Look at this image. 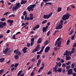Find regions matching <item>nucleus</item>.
<instances>
[{"label": "nucleus", "instance_id": "f257e3e1", "mask_svg": "<svg viewBox=\"0 0 76 76\" xmlns=\"http://www.w3.org/2000/svg\"><path fill=\"white\" fill-rule=\"evenodd\" d=\"M36 6V4H32L29 6L27 8V10L29 12H30L31 11H33L34 10V9L33 8H34Z\"/></svg>", "mask_w": 76, "mask_h": 76}, {"label": "nucleus", "instance_id": "f03ea898", "mask_svg": "<svg viewBox=\"0 0 76 76\" xmlns=\"http://www.w3.org/2000/svg\"><path fill=\"white\" fill-rule=\"evenodd\" d=\"M71 16V15L69 14L68 13H67L66 14H65L63 16L62 19L63 20L65 21L66 20H68Z\"/></svg>", "mask_w": 76, "mask_h": 76}, {"label": "nucleus", "instance_id": "7ed1b4c3", "mask_svg": "<svg viewBox=\"0 0 76 76\" xmlns=\"http://www.w3.org/2000/svg\"><path fill=\"white\" fill-rule=\"evenodd\" d=\"M21 7V4L20 5V3H16V5H15V6H13L12 8V11H15V10H17Z\"/></svg>", "mask_w": 76, "mask_h": 76}, {"label": "nucleus", "instance_id": "20e7f679", "mask_svg": "<svg viewBox=\"0 0 76 76\" xmlns=\"http://www.w3.org/2000/svg\"><path fill=\"white\" fill-rule=\"evenodd\" d=\"M40 44H38L37 45L36 48H35V49L34 50H33L32 53H34L35 52H36L37 51H39V50L40 48Z\"/></svg>", "mask_w": 76, "mask_h": 76}, {"label": "nucleus", "instance_id": "39448f33", "mask_svg": "<svg viewBox=\"0 0 76 76\" xmlns=\"http://www.w3.org/2000/svg\"><path fill=\"white\" fill-rule=\"evenodd\" d=\"M73 69H67L66 72H68L67 74L68 75H72L73 73Z\"/></svg>", "mask_w": 76, "mask_h": 76}, {"label": "nucleus", "instance_id": "423d86ee", "mask_svg": "<svg viewBox=\"0 0 76 76\" xmlns=\"http://www.w3.org/2000/svg\"><path fill=\"white\" fill-rule=\"evenodd\" d=\"M62 27V25L61 24H59L57 25L55 28V29H61Z\"/></svg>", "mask_w": 76, "mask_h": 76}, {"label": "nucleus", "instance_id": "0eeeda50", "mask_svg": "<svg viewBox=\"0 0 76 76\" xmlns=\"http://www.w3.org/2000/svg\"><path fill=\"white\" fill-rule=\"evenodd\" d=\"M48 26H46L45 27H43L42 28V31L43 33H44L45 32H46L47 31V30H48Z\"/></svg>", "mask_w": 76, "mask_h": 76}, {"label": "nucleus", "instance_id": "6e6552de", "mask_svg": "<svg viewBox=\"0 0 76 76\" xmlns=\"http://www.w3.org/2000/svg\"><path fill=\"white\" fill-rule=\"evenodd\" d=\"M8 23H10V26H11L13 25V23L14 22L13 20H7Z\"/></svg>", "mask_w": 76, "mask_h": 76}, {"label": "nucleus", "instance_id": "1a4fd4ad", "mask_svg": "<svg viewBox=\"0 0 76 76\" xmlns=\"http://www.w3.org/2000/svg\"><path fill=\"white\" fill-rule=\"evenodd\" d=\"M50 50V46H47L46 48L45 49V53H48Z\"/></svg>", "mask_w": 76, "mask_h": 76}, {"label": "nucleus", "instance_id": "9d476101", "mask_svg": "<svg viewBox=\"0 0 76 76\" xmlns=\"http://www.w3.org/2000/svg\"><path fill=\"white\" fill-rule=\"evenodd\" d=\"M27 48L26 47H24L23 49H22V51L24 52V53L25 54L27 52Z\"/></svg>", "mask_w": 76, "mask_h": 76}, {"label": "nucleus", "instance_id": "9b49d317", "mask_svg": "<svg viewBox=\"0 0 76 76\" xmlns=\"http://www.w3.org/2000/svg\"><path fill=\"white\" fill-rule=\"evenodd\" d=\"M23 15L25 16V19L26 18V17L27 16V12L26 11H24L23 12Z\"/></svg>", "mask_w": 76, "mask_h": 76}, {"label": "nucleus", "instance_id": "f8f14e48", "mask_svg": "<svg viewBox=\"0 0 76 76\" xmlns=\"http://www.w3.org/2000/svg\"><path fill=\"white\" fill-rule=\"evenodd\" d=\"M30 15V20H33L34 19L33 18V13H31L29 14Z\"/></svg>", "mask_w": 76, "mask_h": 76}, {"label": "nucleus", "instance_id": "ddd939ff", "mask_svg": "<svg viewBox=\"0 0 76 76\" xmlns=\"http://www.w3.org/2000/svg\"><path fill=\"white\" fill-rule=\"evenodd\" d=\"M16 54L18 56H20L21 55V53L20 52V51H18V49H17V52H16Z\"/></svg>", "mask_w": 76, "mask_h": 76}, {"label": "nucleus", "instance_id": "4468645a", "mask_svg": "<svg viewBox=\"0 0 76 76\" xmlns=\"http://www.w3.org/2000/svg\"><path fill=\"white\" fill-rule=\"evenodd\" d=\"M50 18L49 17V16L48 15H44L43 18L44 19H48L49 18Z\"/></svg>", "mask_w": 76, "mask_h": 76}, {"label": "nucleus", "instance_id": "2eb2a0df", "mask_svg": "<svg viewBox=\"0 0 76 76\" xmlns=\"http://www.w3.org/2000/svg\"><path fill=\"white\" fill-rule=\"evenodd\" d=\"M42 41V39L41 38H39L37 41V43L39 44Z\"/></svg>", "mask_w": 76, "mask_h": 76}, {"label": "nucleus", "instance_id": "dca6fc26", "mask_svg": "<svg viewBox=\"0 0 76 76\" xmlns=\"http://www.w3.org/2000/svg\"><path fill=\"white\" fill-rule=\"evenodd\" d=\"M14 58H15V59L16 60H18L19 58V55L16 54L14 56Z\"/></svg>", "mask_w": 76, "mask_h": 76}, {"label": "nucleus", "instance_id": "f3484780", "mask_svg": "<svg viewBox=\"0 0 76 76\" xmlns=\"http://www.w3.org/2000/svg\"><path fill=\"white\" fill-rule=\"evenodd\" d=\"M9 48H7L3 52L4 53L6 54L7 53V51L9 50Z\"/></svg>", "mask_w": 76, "mask_h": 76}, {"label": "nucleus", "instance_id": "a211bd4d", "mask_svg": "<svg viewBox=\"0 0 76 76\" xmlns=\"http://www.w3.org/2000/svg\"><path fill=\"white\" fill-rule=\"evenodd\" d=\"M61 39V38L59 37L58 39H57V41H56L55 43V46H56L57 45V42L59 41Z\"/></svg>", "mask_w": 76, "mask_h": 76}, {"label": "nucleus", "instance_id": "6ab92c4d", "mask_svg": "<svg viewBox=\"0 0 76 76\" xmlns=\"http://www.w3.org/2000/svg\"><path fill=\"white\" fill-rule=\"evenodd\" d=\"M75 63H73L71 65V68L72 69H73L75 67Z\"/></svg>", "mask_w": 76, "mask_h": 76}, {"label": "nucleus", "instance_id": "aec40b11", "mask_svg": "<svg viewBox=\"0 0 76 76\" xmlns=\"http://www.w3.org/2000/svg\"><path fill=\"white\" fill-rule=\"evenodd\" d=\"M2 23H3V22H0V28H3L4 27Z\"/></svg>", "mask_w": 76, "mask_h": 76}, {"label": "nucleus", "instance_id": "412c9836", "mask_svg": "<svg viewBox=\"0 0 76 76\" xmlns=\"http://www.w3.org/2000/svg\"><path fill=\"white\" fill-rule=\"evenodd\" d=\"M26 3V1L22 0V1L21 2V4H25Z\"/></svg>", "mask_w": 76, "mask_h": 76}, {"label": "nucleus", "instance_id": "4be33fe9", "mask_svg": "<svg viewBox=\"0 0 76 76\" xmlns=\"http://www.w3.org/2000/svg\"><path fill=\"white\" fill-rule=\"evenodd\" d=\"M57 68H58L56 67H53V71H55L56 72H58V71L57 70Z\"/></svg>", "mask_w": 76, "mask_h": 76}, {"label": "nucleus", "instance_id": "5701e85b", "mask_svg": "<svg viewBox=\"0 0 76 76\" xmlns=\"http://www.w3.org/2000/svg\"><path fill=\"white\" fill-rule=\"evenodd\" d=\"M30 20V18H29L28 17H26V18L25 19V17L24 18V20L25 21L26 20Z\"/></svg>", "mask_w": 76, "mask_h": 76}, {"label": "nucleus", "instance_id": "b1692460", "mask_svg": "<svg viewBox=\"0 0 76 76\" xmlns=\"http://www.w3.org/2000/svg\"><path fill=\"white\" fill-rule=\"evenodd\" d=\"M4 61V58H1L0 59V62L2 63Z\"/></svg>", "mask_w": 76, "mask_h": 76}, {"label": "nucleus", "instance_id": "393cba45", "mask_svg": "<svg viewBox=\"0 0 76 76\" xmlns=\"http://www.w3.org/2000/svg\"><path fill=\"white\" fill-rule=\"evenodd\" d=\"M62 8L61 7H59L57 10V12H59L61 11Z\"/></svg>", "mask_w": 76, "mask_h": 76}, {"label": "nucleus", "instance_id": "a878e982", "mask_svg": "<svg viewBox=\"0 0 76 76\" xmlns=\"http://www.w3.org/2000/svg\"><path fill=\"white\" fill-rule=\"evenodd\" d=\"M71 57H70V56H67V57H66V60H69L71 59Z\"/></svg>", "mask_w": 76, "mask_h": 76}, {"label": "nucleus", "instance_id": "bb28decb", "mask_svg": "<svg viewBox=\"0 0 76 76\" xmlns=\"http://www.w3.org/2000/svg\"><path fill=\"white\" fill-rule=\"evenodd\" d=\"M48 44V41L46 40L44 43V45H47Z\"/></svg>", "mask_w": 76, "mask_h": 76}, {"label": "nucleus", "instance_id": "cd10ccee", "mask_svg": "<svg viewBox=\"0 0 76 76\" xmlns=\"http://www.w3.org/2000/svg\"><path fill=\"white\" fill-rule=\"evenodd\" d=\"M22 72V71L21 70L20 71V72H18V74H17V76H19V75L21 74Z\"/></svg>", "mask_w": 76, "mask_h": 76}, {"label": "nucleus", "instance_id": "c85d7f7f", "mask_svg": "<svg viewBox=\"0 0 76 76\" xmlns=\"http://www.w3.org/2000/svg\"><path fill=\"white\" fill-rule=\"evenodd\" d=\"M68 50H66L65 52L64 53V55L65 56L67 54H68Z\"/></svg>", "mask_w": 76, "mask_h": 76}, {"label": "nucleus", "instance_id": "c756f323", "mask_svg": "<svg viewBox=\"0 0 76 76\" xmlns=\"http://www.w3.org/2000/svg\"><path fill=\"white\" fill-rule=\"evenodd\" d=\"M15 17V15L14 14H12L10 15L8 17L9 18H11V17Z\"/></svg>", "mask_w": 76, "mask_h": 76}, {"label": "nucleus", "instance_id": "7c9ffc66", "mask_svg": "<svg viewBox=\"0 0 76 76\" xmlns=\"http://www.w3.org/2000/svg\"><path fill=\"white\" fill-rule=\"evenodd\" d=\"M52 4V3L51 2H47L45 4V6H46L48 4H49L50 5Z\"/></svg>", "mask_w": 76, "mask_h": 76}, {"label": "nucleus", "instance_id": "2f4dec72", "mask_svg": "<svg viewBox=\"0 0 76 76\" xmlns=\"http://www.w3.org/2000/svg\"><path fill=\"white\" fill-rule=\"evenodd\" d=\"M47 22V20H45L44 21H42V24H43L46 23Z\"/></svg>", "mask_w": 76, "mask_h": 76}, {"label": "nucleus", "instance_id": "473e14b6", "mask_svg": "<svg viewBox=\"0 0 76 76\" xmlns=\"http://www.w3.org/2000/svg\"><path fill=\"white\" fill-rule=\"evenodd\" d=\"M61 42H58V44H57V46L58 47H60L61 46Z\"/></svg>", "mask_w": 76, "mask_h": 76}, {"label": "nucleus", "instance_id": "72a5a7b5", "mask_svg": "<svg viewBox=\"0 0 76 76\" xmlns=\"http://www.w3.org/2000/svg\"><path fill=\"white\" fill-rule=\"evenodd\" d=\"M4 70L3 69H1L0 70V75H2L4 72Z\"/></svg>", "mask_w": 76, "mask_h": 76}, {"label": "nucleus", "instance_id": "f704fd0d", "mask_svg": "<svg viewBox=\"0 0 76 76\" xmlns=\"http://www.w3.org/2000/svg\"><path fill=\"white\" fill-rule=\"evenodd\" d=\"M15 35H16V34L13 35V36H12V39H17V38L15 37Z\"/></svg>", "mask_w": 76, "mask_h": 76}, {"label": "nucleus", "instance_id": "c9c22d12", "mask_svg": "<svg viewBox=\"0 0 76 76\" xmlns=\"http://www.w3.org/2000/svg\"><path fill=\"white\" fill-rule=\"evenodd\" d=\"M2 25H3V26L4 27V26H6V22H2Z\"/></svg>", "mask_w": 76, "mask_h": 76}, {"label": "nucleus", "instance_id": "e433bc0d", "mask_svg": "<svg viewBox=\"0 0 76 76\" xmlns=\"http://www.w3.org/2000/svg\"><path fill=\"white\" fill-rule=\"evenodd\" d=\"M58 72H62V69L61 68H59L58 70Z\"/></svg>", "mask_w": 76, "mask_h": 76}, {"label": "nucleus", "instance_id": "4c0bfd02", "mask_svg": "<svg viewBox=\"0 0 76 76\" xmlns=\"http://www.w3.org/2000/svg\"><path fill=\"white\" fill-rule=\"evenodd\" d=\"M44 5V2L43 1H42L41 3L40 7H42Z\"/></svg>", "mask_w": 76, "mask_h": 76}, {"label": "nucleus", "instance_id": "58836bf2", "mask_svg": "<svg viewBox=\"0 0 76 76\" xmlns=\"http://www.w3.org/2000/svg\"><path fill=\"white\" fill-rule=\"evenodd\" d=\"M6 20L5 18H2L1 19V20L2 21H4Z\"/></svg>", "mask_w": 76, "mask_h": 76}, {"label": "nucleus", "instance_id": "ea45409f", "mask_svg": "<svg viewBox=\"0 0 76 76\" xmlns=\"http://www.w3.org/2000/svg\"><path fill=\"white\" fill-rule=\"evenodd\" d=\"M42 51L41 50H40L39 52H37V54H41L42 52Z\"/></svg>", "mask_w": 76, "mask_h": 76}, {"label": "nucleus", "instance_id": "a19ab883", "mask_svg": "<svg viewBox=\"0 0 76 76\" xmlns=\"http://www.w3.org/2000/svg\"><path fill=\"white\" fill-rule=\"evenodd\" d=\"M66 64L65 63L62 64V66L64 68H65L66 67Z\"/></svg>", "mask_w": 76, "mask_h": 76}, {"label": "nucleus", "instance_id": "79ce46f5", "mask_svg": "<svg viewBox=\"0 0 76 76\" xmlns=\"http://www.w3.org/2000/svg\"><path fill=\"white\" fill-rule=\"evenodd\" d=\"M40 56L39 55H37V59L38 60V59H39Z\"/></svg>", "mask_w": 76, "mask_h": 76}, {"label": "nucleus", "instance_id": "37998d69", "mask_svg": "<svg viewBox=\"0 0 76 76\" xmlns=\"http://www.w3.org/2000/svg\"><path fill=\"white\" fill-rule=\"evenodd\" d=\"M75 34H74L72 37L71 39L72 40H73L74 38H75Z\"/></svg>", "mask_w": 76, "mask_h": 76}, {"label": "nucleus", "instance_id": "c03bdc74", "mask_svg": "<svg viewBox=\"0 0 76 76\" xmlns=\"http://www.w3.org/2000/svg\"><path fill=\"white\" fill-rule=\"evenodd\" d=\"M45 48V46H42V49H41V50H40L41 51H43V50H44V49Z\"/></svg>", "mask_w": 76, "mask_h": 76}, {"label": "nucleus", "instance_id": "a18cd8bd", "mask_svg": "<svg viewBox=\"0 0 76 76\" xmlns=\"http://www.w3.org/2000/svg\"><path fill=\"white\" fill-rule=\"evenodd\" d=\"M70 42V40L69 39H68L67 41V42H66V45H69V42Z\"/></svg>", "mask_w": 76, "mask_h": 76}, {"label": "nucleus", "instance_id": "49530a36", "mask_svg": "<svg viewBox=\"0 0 76 76\" xmlns=\"http://www.w3.org/2000/svg\"><path fill=\"white\" fill-rule=\"evenodd\" d=\"M52 1V0H43V2H48L49 1Z\"/></svg>", "mask_w": 76, "mask_h": 76}, {"label": "nucleus", "instance_id": "de8ad7c7", "mask_svg": "<svg viewBox=\"0 0 76 76\" xmlns=\"http://www.w3.org/2000/svg\"><path fill=\"white\" fill-rule=\"evenodd\" d=\"M53 14V12H51L50 14H49V15H48V17H49V18H50L51 15H52Z\"/></svg>", "mask_w": 76, "mask_h": 76}, {"label": "nucleus", "instance_id": "09e8293b", "mask_svg": "<svg viewBox=\"0 0 76 76\" xmlns=\"http://www.w3.org/2000/svg\"><path fill=\"white\" fill-rule=\"evenodd\" d=\"M66 69H68L70 68V66H66Z\"/></svg>", "mask_w": 76, "mask_h": 76}, {"label": "nucleus", "instance_id": "8fccbe9b", "mask_svg": "<svg viewBox=\"0 0 76 76\" xmlns=\"http://www.w3.org/2000/svg\"><path fill=\"white\" fill-rule=\"evenodd\" d=\"M31 42H34V38H31Z\"/></svg>", "mask_w": 76, "mask_h": 76}, {"label": "nucleus", "instance_id": "3c124183", "mask_svg": "<svg viewBox=\"0 0 76 76\" xmlns=\"http://www.w3.org/2000/svg\"><path fill=\"white\" fill-rule=\"evenodd\" d=\"M71 62L69 61V62H68L67 63H66V64L67 65H69L71 64Z\"/></svg>", "mask_w": 76, "mask_h": 76}, {"label": "nucleus", "instance_id": "603ef678", "mask_svg": "<svg viewBox=\"0 0 76 76\" xmlns=\"http://www.w3.org/2000/svg\"><path fill=\"white\" fill-rule=\"evenodd\" d=\"M52 73V72L50 71L48 72L47 73V75H50Z\"/></svg>", "mask_w": 76, "mask_h": 76}, {"label": "nucleus", "instance_id": "864d4df0", "mask_svg": "<svg viewBox=\"0 0 76 76\" xmlns=\"http://www.w3.org/2000/svg\"><path fill=\"white\" fill-rule=\"evenodd\" d=\"M33 67V66L32 65H31V66H29L28 69V70H30V69H31Z\"/></svg>", "mask_w": 76, "mask_h": 76}, {"label": "nucleus", "instance_id": "5fc2aeb1", "mask_svg": "<svg viewBox=\"0 0 76 76\" xmlns=\"http://www.w3.org/2000/svg\"><path fill=\"white\" fill-rule=\"evenodd\" d=\"M56 65L55 66V67H56V68H58V65L59 63H57V62H56Z\"/></svg>", "mask_w": 76, "mask_h": 76}, {"label": "nucleus", "instance_id": "6e6d98bb", "mask_svg": "<svg viewBox=\"0 0 76 76\" xmlns=\"http://www.w3.org/2000/svg\"><path fill=\"white\" fill-rule=\"evenodd\" d=\"M35 27L36 28V29L39 28V25H37Z\"/></svg>", "mask_w": 76, "mask_h": 76}, {"label": "nucleus", "instance_id": "4d7b16f0", "mask_svg": "<svg viewBox=\"0 0 76 76\" xmlns=\"http://www.w3.org/2000/svg\"><path fill=\"white\" fill-rule=\"evenodd\" d=\"M50 31H49L47 33V36H49L50 34Z\"/></svg>", "mask_w": 76, "mask_h": 76}, {"label": "nucleus", "instance_id": "13d9d810", "mask_svg": "<svg viewBox=\"0 0 76 76\" xmlns=\"http://www.w3.org/2000/svg\"><path fill=\"white\" fill-rule=\"evenodd\" d=\"M34 74V72L33 71H32L31 73V75L33 76Z\"/></svg>", "mask_w": 76, "mask_h": 76}, {"label": "nucleus", "instance_id": "bf43d9fd", "mask_svg": "<svg viewBox=\"0 0 76 76\" xmlns=\"http://www.w3.org/2000/svg\"><path fill=\"white\" fill-rule=\"evenodd\" d=\"M58 66L59 67H61V64L60 62H59Z\"/></svg>", "mask_w": 76, "mask_h": 76}, {"label": "nucleus", "instance_id": "052dcab7", "mask_svg": "<svg viewBox=\"0 0 76 76\" xmlns=\"http://www.w3.org/2000/svg\"><path fill=\"white\" fill-rule=\"evenodd\" d=\"M18 65H19V64H15V65H14V66L16 67H17Z\"/></svg>", "mask_w": 76, "mask_h": 76}, {"label": "nucleus", "instance_id": "680f3d73", "mask_svg": "<svg viewBox=\"0 0 76 76\" xmlns=\"http://www.w3.org/2000/svg\"><path fill=\"white\" fill-rule=\"evenodd\" d=\"M41 64V63H40L39 62H37V66L38 67V66Z\"/></svg>", "mask_w": 76, "mask_h": 76}, {"label": "nucleus", "instance_id": "e2e57ef3", "mask_svg": "<svg viewBox=\"0 0 76 76\" xmlns=\"http://www.w3.org/2000/svg\"><path fill=\"white\" fill-rule=\"evenodd\" d=\"M38 63H41V59H38Z\"/></svg>", "mask_w": 76, "mask_h": 76}, {"label": "nucleus", "instance_id": "0e129e2a", "mask_svg": "<svg viewBox=\"0 0 76 76\" xmlns=\"http://www.w3.org/2000/svg\"><path fill=\"white\" fill-rule=\"evenodd\" d=\"M76 47V42H75L73 45V47Z\"/></svg>", "mask_w": 76, "mask_h": 76}, {"label": "nucleus", "instance_id": "69168bd1", "mask_svg": "<svg viewBox=\"0 0 76 76\" xmlns=\"http://www.w3.org/2000/svg\"><path fill=\"white\" fill-rule=\"evenodd\" d=\"M71 7L73 9H75V6L74 5H71Z\"/></svg>", "mask_w": 76, "mask_h": 76}, {"label": "nucleus", "instance_id": "338daca9", "mask_svg": "<svg viewBox=\"0 0 76 76\" xmlns=\"http://www.w3.org/2000/svg\"><path fill=\"white\" fill-rule=\"evenodd\" d=\"M73 76H76V73L75 72H74L72 73Z\"/></svg>", "mask_w": 76, "mask_h": 76}, {"label": "nucleus", "instance_id": "774afa93", "mask_svg": "<svg viewBox=\"0 0 76 76\" xmlns=\"http://www.w3.org/2000/svg\"><path fill=\"white\" fill-rule=\"evenodd\" d=\"M73 71L76 73V68H75L73 69Z\"/></svg>", "mask_w": 76, "mask_h": 76}]
</instances>
